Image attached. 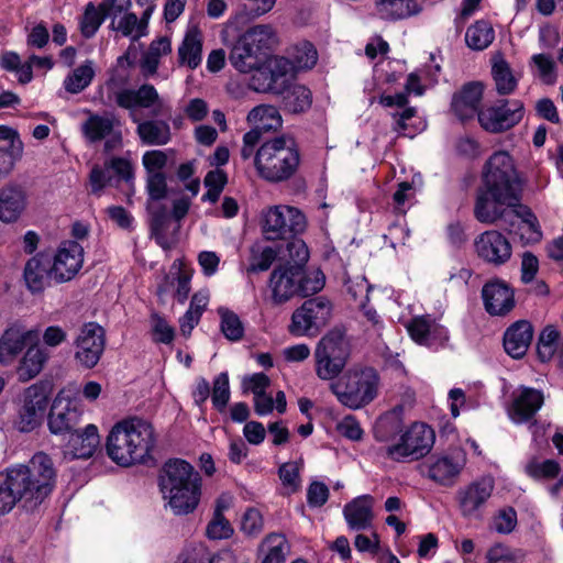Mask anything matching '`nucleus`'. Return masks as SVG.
Returning <instances> with one entry per match:
<instances>
[{"label":"nucleus","instance_id":"nucleus-44","mask_svg":"<svg viewBox=\"0 0 563 563\" xmlns=\"http://www.w3.org/2000/svg\"><path fill=\"white\" fill-rule=\"evenodd\" d=\"M172 52V43L168 37H159L153 41L148 49L143 54L140 68L144 77L156 74L159 60Z\"/></svg>","mask_w":563,"mask_h":563},{"label":"nucleus","instance_id":"nucleus-13","mask_svg":"<svg viewBox=\"0 0 563 563\" xmlns=\"http://www.w3.org/2000/svg\"><path fill=\"white\" fill-rule=\"evenodd\" d=\"M114 100L120 108L130 111L134 122H139L135 114L137 109H151V113L155 117L164 111L163 99L156 88L150 84L142 85L137 89H120L115 91Z\"/></svg>","mask_w":563,"mask_h":563},{"label":"nucleus","instance_id":"nucleus-16","mask_svg":"<svg viewBox=\"0 0 563 563\" xmlns=\"http://www.w3.org/2000/svg\"><path fill=\"white\" fill-rule=\"evenodd\" d=\"M81 410L78 402L70 398L69 390L63 389L55 397L48 415V429L53 434H68L80 422Z\"/></svg>","mask_w":563,"mask_h":563},{"label":"nucleus","instance_id":"nucleus-36","mask_svg":"<svg viewBox=\"0 0 563 563\" xmlns=\"http://www.w3.org/2000/svg\"><path fill=\"white\" fill-rule=\"evenodd\" d=\"M114 118L112 115H99L90 113L89 118L82 123L81 131L84 136L91 143L101 141L112 135L114 142H120V134H113Z\"/></svg>","mask_w":563,"mask_h":563},{"label":"nucleus","instance_id":"nucleus-22","mask_svg":"<svg viewBox=\"0 0 563 563\" xmlns=\"http://www.w3.org/2000/svg\"><path fill=\"white\" fill-rule=\"evenodd\" d=\"M495 487L492 477H483L472 482L457 492L461 514L466 518L478 517L479 509L487 503Z\"/></svg>","mask_w":563,"mask_h":563},{"label":"nucleus","instance_id":"nucleus-11","mask_svg":"<svg viewBox=\"0 0 563 563\" xmlns=\"http://www.w3.org/2000/svg\"><path fill=\"white\" fill-rule=\"evenodd\" d=\"M49 391L44 384H33L27 387L20 398L15 427L21 432H31L43 421Z\"/></svg>","mask_w":563,"mask_h":563},{"label":"nucleus","instance_id":"nucleus-47","mask_svg":"<svg viewBox=\"0 0 563 563\" xmlns=\"http://www.w3.org/2000/svg\"><path fill=\"white\" fill-rule=\"evenodd\" d=\"M512 214L520 219L518 227L520 236L527 243L538 242L541 240L542 232L536 214L527 207L518 202L517 208L514 209Z\"/></svg>","mask_w":563,"mask_h":563},{"label":"nucleus","instance_id":"nucleus-42","mask_svg":"<svg viewBox=\"0 0 563 563\" xmlns=\"http://www.w3.org/2000/svg\"><path fill=\"white\" fill-rule=\"evenodd\" d=\"M492 76L499 95H510L516 90L518 78L501 55H495L492 59Z\"/></svg>","mask_w":563,"mask_h":563},{"label":"nucleus","instance_id":"nucleus-21","mask_svg":"<svg viewBox=\"0 0 563 563\" xmlns=\"http://www.w3.org/2000/svg\"><path fill=\"white\" fill-rule=\"evenodd\" d=\"M543 402L544 396L541 390L520 386L512 394V400L507 410L508 417L517 424L528 422L541 409Z\"/></svg>","mask_w":563,"mask_h":563},{"label":"nucleus","instance_id":"nucleus-4","mask_svg":"<svg viewBox=\"0 0 563 563\" xmlns=\"http://www.w3.org/2000/svg\"><path fill=\"white\" fill-rule=\"evenodd\" d=\"M379 377L372 367L356 365L330 385L338 400L350 409H360L372 402L378 393Z\"/></svg>","mask_w":563,"mask_h":563},{"label":"nucleus","instance_id":"nucleus-23","mask_svg":"<svg viewBox=\"0 0 563 563\" xmlns=\"http://www.w3.org/2000/svg\"><path fill=\"white\" fill-rule=\"evenodd\" d=\"M406 329L416 343L427 347H438L449 339L448 330L430 316L412 318Z\"/></svg>","mask_w":563,"mask_h":563},{"label":"nucleus","instance_id":"nucleus-25","mask_svg":"<svg viewBox=\"0 0 563 563\" xmlns=\"http://www.w3.org/2000/svg\"><path fill=\"white\" fill-rule=\"evenodd\" d=\"M486 311L492 316H504L515 307V294L510 286L499 279L488 282L482 289Z\"/></svg>","mask_w":563,"mask_h":563},{"label":"nucleus","instance_id":"nucleus-29","mask_svg":"<svg viewBox=\"0 0 563 563\" xmlns=\"http://www.w3.org/2000/svg\"><path fill=\"white\" fill-rule=\"evenodd\" d=\"M465 465V455L462 451H455L448 455L437 457L429 466V476L434 482L451 486Z\"/></svg>","mask_w":563,"mask_h":563},{"label":"nucleus","instance_id":"nucleus-32","mask_svg":"<svg viewBox=\"0 0 563 563\" xmlns=\"http://www.w3.org/2000/svg\"><path fill=\"white\" fill-rule=\"evenodd\" d=\"M374 498L369 495H362L343 508L344 519L352 530H366L372 527Z\"/></svg>","mask_w":563,"mask_h":563},{"label":"nucleus","instance_id":"nucleus-27","mask_svg":"<svg viewBox=\"0 0 563 563\" xmlns=\"http://www.w3.org/2000/svg\"><path fill=\"white\" fill-rule=\"evenodd\" d=\"M23 279L31 294L43 292L53 280L51 258L44 253H37L29 258L24 265Z\"/></svg>","mask_w":563,"mask_h":563},{"label":"nucleus","instance_id":"nucleus-24","mask_svg":"<svg viewBox=\"0 0 563 563\" xmlns=\"http://www.w3.org/2000/svg\"><path fill=\"white\" fill-rule=\"evenodd\" d=\"M151 213V228L156 243L164 250L170 249L177 241L180 223L168 214L161 203H147Z\"/></svg>","mask_w":563,"mask_h":563},{"label":"nucleus","instance_id":"nucleus-38","mask_svg":"<svg viewBox=\"0 0 563 563\" xmlns=\"http://www.w3.org/2000/svg\"><path fill=\"white\" fill-rule=\"evenodd\" d=\"M230 63L241 73H249L261 64V56L251 43L242 35L233 45L230 53Z\"/></svg>","mask_w":563,"mask_h":563},{"label":"nucleus","instance_id":"nucleus-12","mask_svg":"<svg viewBox=\"0 0 563 563\" xmlns=\"http://www.w3.org/2000/svg\"><path fill=\"white\" fill-rule=\"evenodd\" d=\"M485 187L500 189L515 194L521 191L520 180L511 156L499 151L494 153L487 161L483 175Z\"/></svg>","mask_w":563,"mask_h":563},{"label":"nucleus","instance_id":"nucleus-34","mask_svg":"<svg viewBox=\"0 0 563 563\" xmlns=\"http://www.w3.org/2000/svg\"><path fill=\"white\" fill-rule=\"evenodd\" d=\"M179 65L196 69L202 60V35L198 26L188 27L178 47Z\"/></svg>","mask_w":563,"mask_h":563},{"label":"nucleus","instance_id":"nucleus-61","mask_svg":"<svg viewBox=\"0 0 563 563\" xmlns=\"http://www.w3.org/2000/svg\"><path fill=\"white\" fill-rule=\"evenodd\" d=\"M405 407L404 405H399L395 407L391 411L382 416L375 426V437L379 441H387L386 431L387 429H397L399 426L400 415L402 413Z\"/></svg>","mask_w":563,"mask_h":563},{"label":"nucleus","instance_id":"nucleus-64","mask_svg":"<svg viewBox=\"0 0 563 563\" xmlns=\"http://www.w3.org/2000/svg\"><path fill=\"white\" fill-rule=\"evenodd\" d=\"M264 544L268 545V553L262 563H280L286 547L285 537L272 533L265 538Z\"/></svg>","mask_w":563,"mask_h":563},{"label":"nucleus","instance_id":"nucleus-51","mask_svg":"<svg viewBox=\"0 0 563 563\" xmlns=\"http://www.w3.org/2000/svg\"><path fill=\"white\" fill-rule=\"evenodd\" d=\"M221 322L220 328L223 335L230 341H239L244 335V325L240 317L232 310L220 307L218 309Z\"/></svg>","mask_w":563,"mask_h":563},{"label":"nucleus","instance_id":"nucleus-59","mask_svg":"<svg viewBox=\"0 0 563 563\" xmlns=\"http://www.w3.org/2000/svg\"><path fill=\"white\" fill-rule=\"evenodd\" d=\"M150 322L153 341L164 344H170L173 342L175 338V330L166 319L154 313L151 316Z\"/></svg>","mask_w":563,"mask_h":563},{"label":"nucleus","instance_id":"nucleus-10","mask_svg":"<svg viewBox=\"0 0 563 563\" xmlns=\"http://www.w3.org/2000/svg\"><path fill=\"white\" fill-rule=\"evenodd\" d=\"M262 229L267 240L286 239V235L301 233L306 218L301 211L289 206H273L262 213Z\"/></svg>","mask_w":563,"mask_h":563},{"label":"nucleus","instance_id":"nucleus-14","mask_svg":"<svg viewBox=\"0 0 563 563\" xmlns=\"http://www.w3.org/2000/svg\"><path fill=\"white\" fill-rule=\"evenodd\" d=\"M106 345L102 327L95 322L86 323L75 340V360L85 368L95 367Z\"/></svg>","mask_w":563,"mask_h":563},{"label":"nucleus","instance_id":"nucleus-58","mask_svg":"<svg viewBox=\"0 0 563 563\" xmlns=\"http://www.w3.org/2000/svg\"><path fill=\"white\" fill-rule=\"evenodd\" d=\"M177 563H223V560L220 555L210 553L206 547L198 545L186 549Z\"/></svg>","mask_w":563,"mask_h":563},{"label":"nucleus","instance_id":"nucleus-33","mask_svg":"<svg viewBox=\"0 0 563 563\" xmlns=\"http://www.w3.org/2000/svg\"><path fill=\"white\" fill-rule=\"evenodd\" d=\"M24 466L32 474L33 479L37 484L36 487L41 488L46 497L49 496L55 487L57 477V472L51 456L44 452H37Z\"/></svg>","mask_w":563,"mask_h":563},{"label":"nucleus","instance_id":"nucleus-48","mask_svg":"<svg viewBox=\"0 0 563 563\" xmlns=\"http://www.w3.org/2000/svg\"><path fill=\"white\" fill-rule=\"evenodd\" d=\"M243 35L256 48L260 56L271 49L277 42L274 29L267 24L255 25Z\"/></svg>","mask_w":563,"mask_h":563},{"label":"nucleus","instance_id":"nucleus-50","mask_svg":"<svg viewBox=\"0 0 563 563\" xmlns=\"http://www.w3.org/2000/svg\"><path fill=\"white\" fill-rule=\"evenodd\" d=\"M113 30L120 32L123 36L137 40L146 34V21L140 19L134 13H124L112 21Z\"/></svg>","mask_w":563,"mask_h":563},{"label":"nucleus","instance_id":"nucleus-41","mask_svg":"<svg viewBox=\"0 0 563 563\" xmlns=\"http://www.w3.org/2000/svg\"><path fill=\"white\" fill-rule=\"evenodd\" d=\"M246 120L253 126L252 130H257L260 134L262 131H276L283 124L279 111L271 104H261L253 108Z\"/></svg>","mask_w":563,"mask_h":563},{"label":"nucleus","instance_id":"nucleus-56","mask_svg":"<svg viewBox=\"0 0 563 563\" xmlns=\"http://www.w3.org/2000/svg\"><path fill=\"white\" fill-rule=\"evenodd\" d=\"M277 257V251L266 246L263 249H252L251 263L247 268L250 273L267 271Z\"/></svg>","mask_w":563,"mask_h":563},{"label":"nucleus","instance_id":"nucleus-6","mask_svg":"<svg viewBox=\"0 0 563 563\" xmlns=\"http://www.w3.org/2000/svg\"><path fill=\"white\" fill-rule=\"evenodd\" d=\"M313 357L318 378L336 380L350 357V344L345 332L338 328L330 330L317 343Z\"/></svg>","mask_w":563,"mask_h":563},{"label":"nucleus","instance_id":"nucleus-18","mask_svg":"<svg viewBox=\"0 0 563 563\" xmlns=\"http://www.w3.org/2000/svg\"><path fill=\"white\" fill-rule=\"evenodd\" d=\"M40 334L38 329L19 322L8 327L0 338V364H12L27 344L38 342Z\"/></svg>","mask_w":563,"mask_h":563},{"label":"nucleus","instance_id":"nucleus-43","mask_svg":"<svg viewBox=\"0 0 563 563\" xmlns=\"http://www.w3.org/2000/svg\"><path fill=\"white\" fill-rule=\"evenodd\" d=\"M191 275L181 269L179 265L173 264L165 283L158 287L159 294H166L174 288L175 297L180 303H184L190 292Z\"/></svg>","mask_w":563,"mask_h":563},{"label":"nucleus","instance_id":"nucleus-35","mask_svg":"<svg viewBox=\"0 0 563 563\" xmlns=\"http://www.w3.org/2000/svg\"><path fill=\"white\" fill-rule=\"evenodd\" d=\"M49 357L51 353L46 347L38 345L37 342L31 343L19 363L18 374L20 378L29 380L37 376Z\"/></svg>","mask_w":563,"mask_h":563},{"label":"nucleus","instance_id":"nucleus-31","mask_svg":"<svg viewBox=\"0 0 563 563\" xmlns=\"http://www.w3.org/2000/svg\"><path fill=\"white\" fill-rule=\"evenodd\" d=\"M533 327L527 320L512 323L504 334L505 351L514 358L522 357L532 341Z\"/></svg>","mask_w":563,"mask_h":563},{"label":"nucleus","instance_id":"nucleus-54","mask_svg":"<svg viewBox=\"0 0 563 563\" xmlns=\"http://www.w3.org/2000/svg\"><path fill=\"white\" fill-rule=\"evenodd\" d=\"M536 75L547 85H553L556 79L555 63L550 55L536 54L531 57Z\"/></svg>","mask_w":563,"mask_h":563},{"label":"nucleus","instance_id":"nucleus-55","mask_svg":"<svg viewBox=\"0 0 563 563\" xmlns=\"http://www.w3.org/2000/svg\"><path fill=\"white\" fill-rule=\"evenodd\" d=\"M302 468L301 461L284 463L278 471L279 478L285 487L288 488L289 493H294L299 489L301 485L300 471Z\"/></svg>","mask_w":563,"mask_h":563},{"label":"nucleus","instance_id":"nucleus-15","mask_svg":"<svg viewBox=\"0 0 563 563\" xmlns=\"http://www.w3.org/2000/svg\"><path fill=\"white\" fill-rule=\"evenodd\" d=\"M523 118V104L519 100L500 101L489 106L478 113V121L483 129L492 133H499L511 129Z\"/></svg>","mask_w":563,"mask_h":563},{"label":"nucleus","instance_id":"nucleus-26","mask_svg":"<svg viewBox=\"0 0 563 563\" xmlns=\"http://www.w3.org/2000/svg\"><path fill=\"white\" fill-rule=\"evenodd\" d=\"M29 206V196L24 187L9 184L0 190V221L15 223Z\"/></svg>","mask_w":563,"mask_h":563},{"label":"nucleus","instance_id":"nucleus-39","mask_svg":"<svg viewBox=\"0 0 563 563\" xmlns=\"http://www.w3.org/2000/svg\"><path fill=\"white\" fill-rule=\"evenodd\" d=\"M136 133L142 143L150 146L165 145L172 140L170 126L163 120L139 122Z\"/></svg>","mask_w":563,"mask_h":563},{"label":"nucleus","instance_id":"nucleus-8","mask_svg":"<svg viewBox=\"0 0 563 563\" xmlns=\"http://www.w3.org/2000/svg\"><path fill=\"white\" fill-rule=\"evenodd\" d=\"M331 314L332 305L327 298L308 299L292 312L289 332L295 336H316Z\"/></svg>","mask_w":563,"mask_h":563},{"label":"nucleus","instance_id":"nucleus-1","mask_svg":"<svg viewBox=\"0 0 563 563\" xmlns=\"http://www.w3.org/2000/svg\"><path fill=\"white\" fill-rule=\"evenodd\" d=\"M156 444L153 426L141 418H129L117 422L110 430L106 451L109 459L119 466L144 463Z\"/></svg>","mask_w":563,"mask_h":563},{"label":"nucleus","instance_id":"nucleus-53","mask_svg":"<svg viewBox=\"0 0 563 563\" xmlns=\"http://www.w3.org/2000/svg\"><path fill=\"white\" fill-rule=\"evenodd\" d=\"M325 284L324 274L320 269H313L308 273L302 272L300 267L299 273V296L308 297L320 291Z\"/></svg>","mask_w":563,"mask_h":563},{"label":"nucleus","instance_id":"nucleus-5","mask_svg":"<svg viewBox=\"0 0 563 563\" xmlns=\"http://www.w3.org/2000/svg\"><path fill=\"white\" fill-rule=\"evenodd\" d=\"M33 479L32 474L24 464L8 467L0 474V515L8 514L18 501L38 505L45 494Z\"/></svg>","mask_w":563,"mask_h":563},{"label":"nucleus","instance_id":"nucleus-17","mask_svg":"<svg viewBox=\"0 0 563 563\" xmlns=\"http://www.w3.org/2000/svg\"><path fill=\"white\" fill-rule=\"evenodd\" d=\"M84 264V247L77 241H65L51 260V273L56 284L71 280Z\"/></svg>","mask_w":563,"mask_h":563},{"label":"nucleus","instance_id":"nucleus-63","mask_svg":"<svg viewBox=\"0 0 563 563\" xmlns=\"http://www.w3.org/2000/svg\"><path fill=\"white\" fill-rule=\"evenodd\" d=\"M211 399L214 407L219 410H223L225 408L230 399L229 376L227 373H220L216 377Z\"/></svg>","mask_w":563,"mask_h":563},{"label":"nucleus","instance_id":"nucleus-49","mask_svg":"<svg viewBox=\"0 0 563 563\" xmlns=\"http://www.w3.org/2000/svg\"><path fill=\"white\" fill-rule=\"evenodd\" d=\"M95 77L93 64L86 62L74 69L64 80L65 89L70 93H78L87 88Z\"/></svg>","mask_w":563,"mask_h":563},{"label":"nucleus","instance_id":"nucleus-60","mask_svg":"<svg viewBox=\"0 0 563 563\" xmlns=\"http://www.w3.org/2000/svg\"><path fill=\"white\" fill-rule=\"evenodd\" d=\"M234 529L224 516L212 515L211 520L207 525L206 536L210 540H222L232 537Z\"/></svg>","mask_w":563,"mask_h":563},{"label":"nucleus","instance_id":"nucleus-52","mask_svg":"<svg viewBox=\"0 0 563 563\" xmlns=\"http://www.w3.org/2000/svg\"><path fill=\"white\" fill-rule=\"evenodd\" d=\"M291 59L294 68L298 70L311 69L318 62V52L311 43L302 42L292 48Z\"/></svg>","mask_w":563,"mask_h":563},{"label":"nucleus","instance_id":"nucleus-20","mask_svg":"<svg viewBox=\"0 0 563 563\" xmlns=\"http://www.w3.org/2000/svg\"><path fill=\"white\" fill-rule=\"evenodd\" d=\"M475 249L483 261L495 266L506 264L512 254V247L508 239L496 230L482 233L475 240Z\"/></svg>","mask_w":563,"mask_h":563},{"label":"nucleus","instance_id":"nucleus-46","mask_svg":"<svg viewBox=\"0 0 563 563\" xmlns=\"http://www.w3.org/2000/svg\"><path fill=\"white\" fill-rule=\"evenodd\" d=\"M284 93L283 102L285 109L292 113H299L308 110L312 103L311 91L302 85H291L285 90L282 88Z\"/></svg>","mask_w":563,"mask_h":563},{"label":"nucleus","instance_id":"nucleus-3","mask_svg":"<svg viewBox=\"0 0 563 563\" xmlns=\"http://www.w3.org/2000/svg\"><path fill=\"white\" fill-rule=\"evenodd\" d=\"M300 155L291 136L272 137L257 148L254 166L258 176L269 183H280L295 175L299 167Z\"/></svg>","mask_w":563,"mask_h":563},{"label":"nucleus","instance_id":"nucleus-62","mask_svg":"<svg viewBox=\"0 0 563 563\" xmlns=\"http://www.w3.org/2000/svg\"><path fill=\"white\" fill-rule=\"evenodd\" d=\"M104 18L100 7L97 9L92 3H89L80 22L82 34L86 37L92 36L100 27Z\"/></svg>","mask_w":563,"mask_h":563},{"label":"nucleus","instance_id":"nucleus-37","mask_svg":"<svg viewBox=\"0 0 563 563\" xmlns=\"http://www.w3.org/2000/svg\"><path fill=\"white\" fill-rule=\"evenodd\" d=\"M249 87L256 92H274L280 93L282 87L286 82V78L283 74L276 73L271 66L253 68Z\"/></svg>","mask_w":563,"mask_h":563},{"label":"nucleus","instance_id":"nucleus-40","mask_svg":"<svg viewBox=\"0 0 563 563\" xmlns=\"http://www.w3.org/2000/svg\"><path fill=\"white\" fill-rule=\"evenodd\" d=\"M380 18L401 20L419 14L422 7L416 0H375Z\"/></svg>","mask_w":563,"mask_h":563},{"label":"nucleus","instance_id":"nucleus-45","mask_svg":"<svg viewBox=\"0 0 563 563\" xmlns=\"http://www.w3.org/2000/svg\"><path fill=\"white\" fill-rule=\"evenodd\" d=\"M495 38V31L492 24L485 20H478L471 24L465 33V42L471 49L483 51L487 48Z\"/></svg>","mask_w":563,"mask_h":563},{"label":"nucleus","instance_id":"nucleus-28","mask_svg":"<svg viewBox=\"0 0 563 563\" xmlns=\"http://www.w3.org/2000/svg\"><path fill=\"white\" fill-rule=\"evenodd\" d=\"M68 434L69 439L64 451L66 457L88 459L92 456L100 443L98 428L95 424H88L82 430L76 428Z\"/></svg>","mask_w":563,"mask_h":563},{"label":"nucleus","instance_id":"nucleus-7","mask_svg":"<svg viewBox=\"0 0 563 563\" xmlns=\"http://www.w3.org/2000/svg\"><path fill=\"white\" fill-rule=\"evenodd\" d=\"M435 440L434 430L424 422H413L400 435L399 441L386 448V455L397 462L417 461L426 456Z\"/></svg>","mask_w":563,"mask_h":563},{"label":"nucleus","instance_id":"nucleus-9","mask_svg":"<svg viewBox=\"0 0 563 563\" xmlns=\"http://www.w3.org/2000/svg\"><path fill=\"white\" fill-rule=\"evenodd\" d=\"M518 202L519 194L483 186L477 194L474 214L479 222L493 224L511 216Z\"/></svg>","mask_w":563,"mask_h":563},{"label":"nucleus","instance_id":"nucleus-19","mask_svg":"<svg viewBox=\"0 0 563 563\" xmlns=\"http://www.w3.org/2000/svg\"><path fill=\"white\" fill-rule=\"evenodd\" d=\"M299 266L279 265L271 273L268 287L274 305H283L299 296Z\"/></svg>","mask_w":563,"mask_h":563},{"label":"nucleus","instance_id":"nucleus-57","mask_svg":"<svg viewBox=\"0 0 563 563\" xmlns=\"http://www.w3.org/2000/svg\"><path fill=\"white\" fill-rule=\"evenodd\" d=\"M561 471L558 462L554 460L539 461L537 459L531 460L527 466L526 472L533 478H553Z\"/></svg>","mask_w":563,"mask_h":563},{"label":"nucleus","instance_id":"nucleus-2","mask_svg":"<svg viewBox=\"0 0 563 563\" xmlns=\"http://www.w3.org/2000/svg\"><path fill=\"white\" fill-rule=\"evenodd\" d=\"M161 492L174 515H188L196 510L201 497V477L184 460L165 464L161 476Z\"/></svg>","mask_w":563,"mask_h":563},{"label":"nucleus","instance_id":"nucleus-30","mask_svg":"<svg viewBox=\"0 0 563 563\" xmlns=\"http://www.w3.org/2000/svg\"><path fill=\"white\" fill-rule=\"evenodd\" d=\"M484 86L481 82H468L453 96L452 110L461 119L466 120L478 115Z\"/></svg>","mask_w":563,"mask_h":563}]
</instances>
